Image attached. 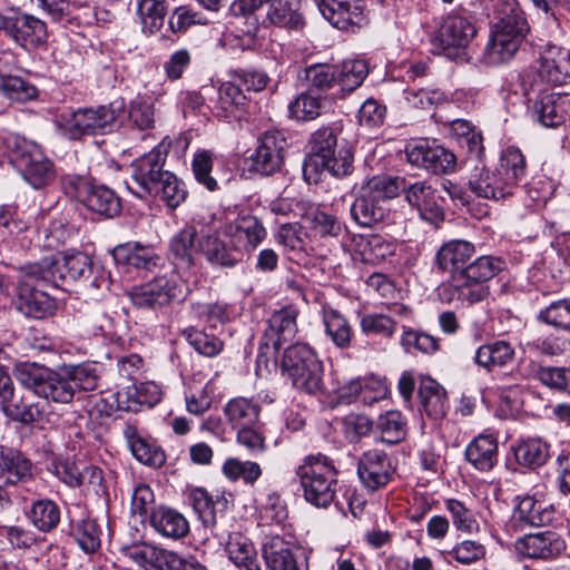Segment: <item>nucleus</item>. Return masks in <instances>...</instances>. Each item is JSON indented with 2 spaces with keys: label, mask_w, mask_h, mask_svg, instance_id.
I'll return each mask as SVG.
<instances>
[{
  "label": "nucleus",
  "mask_w": 570,
  "mask_h": 570,
  "mask_svg": "<svg viewBox=\"0 0 570 570\" xmlns=\"http://www.w3.org/2000/svg\"><path fill=\"white\" fill-rule=\"evenodd\" d=\"M124 109V100L114 101L108 106L78 108L60 114L56 125L63 136L76 140L86 135L109 130Z\"/></svg>",
  "instance_id": "6e6552de"
},
{
  "label": "nucleus",
  "mask_w": 570,
  "mask_h": 570,
  "mask_svg": "<svg viewBox=\"0 0 570 570\" xmlns=\"http://www.w3.org/2000/svg\"><path fill=\"white\" fill-rule=\"evenodd\" d=\"M230 561L242 570H262L256 559V551L246 537L239 532L232 533L226 543Z\"/></svg>",
  "instance_id": "37998d69"
},
{
  "label": "nucleus",
  "mask_w": 570,
  "mask_h": 570,
  "mask_svg": "<svg viewBox=\"0 0 570 570\" xmlns=\"http://www.w3.org/2000/svg\"><path fill=\"white\" fill-rule=\"evenodd\" d=\"M281 370L295 389L311 395L327 393L322 380V362L307 344L287 346L281 358Z\"/></svg>",
  "instance_id": "0eeeda50"
},
{
  "label": "nucleus",
  "mask_w": 570,
  "mask_h": 570,
  "mask_svg": "<svg viewBox=\"0 0 570 570\" xmlns=\"http://www.w3.org/2000/svg\"><path fill=\"white\" fill-rule=\"evenodd\" d=\"M124 436L131 453L139 462L155 468H159L166 462L164 451L156 444L141 438L135 425L127 424L124 429Z\"/></svg>",
  "instance_id": "2f4dec72"
},
{
  "label": "nucleus",
  "mask_w": 570,
  "mask_h": 570,
  "mask_svg": "<svg viewBox=\"0 0 570 570\" xmlns=\"http://www.w3.org/2000/svg\"><path fill=\"white\" fill-rule=\"evenodd\" d=\"M157 187L151 196L160 197L171 209L177 208L187 195L184 184L170 171L165 174Z\"/></svg>",
  "instance_id": "e2e57ef3"
},
{
  "label": "nucleus",
  "mask_w": 570,
  "mask_h": 570,
  "mask_svg": "<svg viewBox=\"0 0 570 570\" xmlns=\"http://www.w3.org/2000/svg\"><path fill=\"white\" fill-rule=\"evenodd\" d=\"M475 254V247L472 243L462 239H453L444 245L436 253V264L443 272L451 274L450 279H454L458 272L468 266Z\"/></svg>",
  "instance_id": "a878e982"
},
{
  "label": "nucleus",
  "mask_w": 570,
  "mask_h": 570,
  "mask_svg": "<svg viewBox=\"0 0 570 570\" xmlns=\"http://www.w3.org/2000/svg\"><path fill=\"white\" fill-rule=\"evenodd\" d=\"M358 248L363 262L379 264L395 254L396 244L381 235L373 234L362 237Z\"/></svg>",
  "instance_id": "49530a36"
},
{
  "label": "nucleus",
  "mask_w": 570,
  "mask_h": 570,
  "mask_svg": "<svg viewBox=\"0 0 570 570\" xmlns=\"http://www.w3.org/2000/svg\"><path fill=\"white\" fill-rule=\"evenodd\" d=\"M198 248L213 266L233 267L238 262L237 245L227 246L216 232L213 234L202 232Z\"/></svg>",
  "instance_id": "cd10ccee"
},
{
  "label": "nucleus",
  "mask_w": 570,
  "mask_h": 570,
  "mask_svg": "<svg viewBox=\"0 0 570 570\" xmlns=\"http://www.w3.org/2000/svg\"><path fill=\"white\" fill-rule=\"evenodd\" d=\"M27 519L40 532L48 533L60 522V508L50 499L35 500L24 511Z\"/></svg>",
  "instance_id": "4c0bfd02"
},
{
  "label": "nucleus",
  "mask_w": 570,
  "mask_h": 570,
  "mask_svg": "<svg viewBox=\"0 0 570 570\" xmlns=\"http://www.w3.org/2000/svg\"><path fill=\"white\" fill-rule=\"evenodd\" d=\"M419 397L424 413L432 420L443 419L449 410L446 392L435 380L428 377L421 381Z\"/></svg>",
  "instance_id": "7c9ffc66"
},
{
  "label": "nucleus",
  "mask_w": 570,
  "mask_h": 570,
  "mask_svg": "<svg viewBox=\"0 0 570 570\" xmlns=\"http://www.w3.org/2000/svg\"><path fill=\"white\" fill-rule=\"evenodd\" d=\"M476 35L474 24L460 14H448L431 36L433 51L449 59L458 58Z\"/></svg>",
  "instance_id": "9b49d317"
},
{
  "label": "nucleus",
  "mask_w": 570,
  "mask_h": 570,
  "mask_svg": "<svg viewBox=\"0 0 570 570\" xmlns=\"http://www.w3.org/2000/svg\"><path fill=\"white\" fill-rule=\"evenodd\" d=\"M262 552L267 570H301L291 544L279 535L266 538Z\"/></svg>",
  "instance_id": "c85d7f7f"
},
{
  "label": "nucleus",
  "mask_w": 570,
  "mask_h": 570,
  "mask_svg": "<svg viewBox=\"0 0 570 570\" xmlns=\"http://www.w3.org/2000/svg\"><path fill=\"white\" fill-rule=\"evenodd\" d=\"M0 399L4 413L14 421L29 424L36 422L41 411L37 404H27L22 397H18L11 379L0 365Z\"/></svg>",
  "instance_id": "b1692460"
},
{
  "label": "nucleus",
  "mask_w": 570,
  "mask_h": 570,
  "mask_svg": "<svg viewBox=\"0 0 570 570\" xmlns=\"http://www.w3.org/2000/svg\"><path fill=\"white\" fill-rule=\"evenodd\" d=\"M337 68L326 63H315L304 69V78L308 82V90L325 91L336 79Z\"/></svg>",
  "instance_id": "0e129e2a"
},
{
  "label": "nucleus",
  "mask_w": 570,
  "mask_h": 570,
  "mask_svg": "<svg viewBox=\"0 0 570 570\" xmlns=\"http://www.w3.org/2000/svg\"><path fill=\"white\" fill-rule=\"evenodd\" d=\"M238 8L245 14L262 10L269 23L288 30H301L305 24L301 0H239Z\"/></svg>",
  "instance_id": "ddd939ff"
},
{
  "label": "nucleus",
  "mask_w": 570,
  "mask_h": 570,
  "mask_svg": "<svg viewBox=\"0 0 570 570\" xmlns=\"http://www.w3.org/2000/svg\"><path fill=\"white\" fill-rule=\"evenodd\" d=\"M224 234L232 237L236 243L235 245L244 246L246 249H254L266 237V229L256 216L245 215L226 224Z\"/></svg>",
  "instance_id": "bb28decb"
},
{
  "label": "nucleus",
  "mask_w": 570,
  "mask_h": 570,
  "mask_svg": "<svg viewBox=\"0 0 570 570\" xmlns=\"http://www.w3.org/2000/svg\"><path fill=\"white\" fill-rule=\"evenodd\" d=\"M324 102V98L314 96L311 90H306L289 102L288 112L298 121H311L323 114Z\"/></svg>",
  "instance_id": "09e8293b"
},
{
  "label": "nucleus",
  "mask_w": 570,
  "mask_h": 570,
  "mask_svg": "<svg viewBox=\"0 0 570 570\" xmlns=\"http://www.w3.org/2000/svg\"><path fill=\"white\" fill-rule=\"evenodd\" d=\"M179 288L174 275H159L130 292L132 304L139 308H159L176 299Z\"/></svg>",
  "instance_id": "dca6fc26"
},
{
  "label": "nucleus",
  "mask_w": 570,
  "mask_h": 570,
  "mask_svg": "<svg viewBox=\"0 0 570 570\" xmlns=\"http://www.w3.org/2000/svg\"><path fill=\"white\" fill-rule=\"evenodd\" d=\"M308 154L304 161V175L308 171L326 170L335 177H345L353 170V153L347 147H337V130L332 126H322L312 132L308 140Z\"/></svg>",
  "instance_id": "39448f33"
},
{
  "label": "nucleus",
  "mask_w": 570,
  "mask_h": 570,
  "mask_svg": "<svg viewBox=\"0 0 570 570\" xmlns=\"http://www.w3.org/2000/svg\"><path fill=\"white\" fill-rule=\"evenodd\" d=\"M17 380L36 395L56 403H69L76 392L94 391L98 385L96 363H81L55 372L36 364H21L16 370Z\"/></svg>",
  "instance_id": "f257e3e1"
},
{
  "label": "nucleus",
  "mask_w": 570,
  "mask_h": 570,
  "mask_svg": "<svg viewBox=\"0 0 570 570\" xmlns=\"http://www.w3.org/2000/svg\"><path fill=\"white\" fill-rule=\"evenodd\" d=\"M197 230L194 226H185L170 240V254L177 267L188 269L195 265V254L199 252L195 245Z\"/></svg>",
  "instance_id": "e433bc0d"
},
{
  "label": "nucleus",
  "mask_w": 570,
  "mask_h": 570,
  "mask_svg": "<svg viewBox=\"0 0 570 570\" xmlns=\"http://www.w3.org/2000/svg\"><path fill=\"white\" fill-rule=\"evenodd\" d=\"M410 164L435 175H448L456 168L455 155L443 146L420 140L406 147Z\"/></svg>",
  "instance_id": "2eb2a0df"
},
{
  "label": "nucleus",
  "mask_w": 570,
  "mask_h": 570,
  "mask_svg": "<svg viewBox=\"0 0 570 570\" xmlns=\"http://www.w3.org/2000/svg\"><path fill=\"white\" fill-rule=\"evenodd\" d=\"M537 321L570 333V297L553 301L541 308L537 315Z\"/></svg>",
  "instance_id": "6e6d98bb"
},
{
  "label": "nucleus",
  "mask_w": 570,
  "mask_h": 570,
  "mask_svg": "<svg viewBox=\"0 0 570 570\" xmlns=\"http://www.w3.org/2000/svg\"><path fill=\"white\" fill-rule=\"evenodd\" d=\"M3 31L22 47L37 46L47 40L46 23L31 14L4 17Z\"/></svg>",
  "instance_id": "412c9836"
},
{
  "label": "nucleus",
  "mask_w": 570,
  "mask_h": 570,
  "mask_svg": "<svg viewBox=\"0 0 570 570\" xmlns=\"http://www.w3.org/2000/svg\"><path fill=\"white\" fill-rule=\"evenodd\" d=\"M498 169L515 191L527 188V163L520 149L508 147L501 156Z\"/></svg>",
  "instance_id": "f704fd0d"
},
{
  "label": "nucleus",
  "mask_w": 570,
  "mask_h": 570,
  "mask_svg": "<svg viewBox=\"0 0 570 570\" xmlns=\"http://www.w3.org/2000/svg\"><path fill=\"white\" fill-rule=\"evenodd\" d=\"M112 256L117 264L147 271H151L161 261L151 248L130 243L116 246Z\"/></svg>",
  "instance_id": "72a5a7b5"
},
{
  "label": "nucleus",
  "mask_w": 570,
  "mask_h": 570,
  "mask_svg": "<svg viewBox=\"0 0 570 570\" xmlns=\"http://www.w3.org/2000/svg\"><path fill=\"white\" fill-rule=\"evenodd\" d=\"M543 493L517 495L513 518L522 525L544 527L554 519V508L543 500Z\"/></svg>",
  "instance_id": "6ab92c4d"
},
{
  "label": "nucleus",
  "mask_w": 570,
  "mask_h": 570,
  "mask_svg": "<svg viewBox=\"0 0 570 570\" xmlns=\"http://www.w3.org/2000/svg\"><path fill=\"white\" fill-rule=\"evenodd\" d=\"M181 335L197 353L207 357L216 356L222 352L224 346V343L215 335L207 334L194 327L185 328Z\"/></svg>",
  "instance_id": "052dcab7"
},
{
  "label": "nucleus",
  "mask_w": 570,
  "mask_h": 570,
  "mask_svg": "<svg viewBox=\"0 0 570 570\" xmlns=\"http://www.w3.org/2000/svg\"><path fill=\"white\" fill-rule=\"evenodd\" d=\"M395 473L391 458L381 450L365 451L358 459L357 474L362 484L370 491L386 487Z\"/></svg>",
  "instance_id": "f3484780"
},
{
  "label": "nucleus",
  "mask_w": 570,
  "mask_h": 570,
  "mask_svg": "<svg viewBox=\"0 0 570 570\" xmlns=\"http://www.w3.org/2000/svg\"><path fill=\"white\" fill-rule=\"evenodd\" d=\"M550 445L540 438L523 440L514 451L519 464L528 468L543 465L550 456Z\"/></svg>",
  "instance_id": "de8ad7c7"
},
{
  "label": "nucleus",
  "mask_w": 570,
  "mask_h": 570,
  "mask_svg": "<svg viewBox=\"0 0 570 570\" xmlns=\"http://www.w3.org/2000/svg\"><path fill=\"white\" fill-rule=\"evenodd\" d=\"M401 345L407 352L415 350L425 354H433L439 350V340L413 328H404Z\"/></svg>",
  "instance_id": "338daca9"
},
{
  "label": "nucleus",
  "mask_w": 570,
  "mask_h": 570,
  "mask_svg": "<svg viewBox=\"0 0 570 570\" xmlns=\"http://www.w3.org/2000/svg\"><path fill=\"white\" fill-rule=\"evenodd\" d=\"M169 0H136V10L140 19L142 31L155 35L161 30Z\"/></svg>",
  "instance_id": "79ce46f5"
},
{
  "label": "nucleus",
  "mask_w": 570,
  "mask_h": 570,
  "mask_svg": "<svg viewBox=\"0 0 570 570\" xmlns=\"http://www.w3.org/2000/svg\"><path fill=\"white\" fill-rule=\"evenodd\" d=\"M224 412L234 428L254 425L259 416L258 405L245 397L230 400L225 405Z\"/></svg>",
  "instance_id": "3c124183"
},
{
  "label": "nucleus",
  "mask_w": 570,
  "mask_h": 570,
  "mask_svg": "<svg viewBox=\"0 0 570 570\" xmlns=\"http://www.w3.org/2000/svg\"><path fill=\"white\" fill-rule=\"evenodd\" d=\"M9 161L35 189L49 185L56 176L52 161L41 149L27 140L13 138L8 142Z\"/></svg>",
  "instance_id": "1a4fd4ad"
},
{
  "label": "nucleus",
  "mask_w": 570,
  "mask_h": 570,
  "mask_svg": "<svg viewBox=\"0 0 570 570\" xmlns=\"http://www.w3.org/2000/svg\"><path fill=\"white\" fill-rule=\"evenodd\" d=\"M83 205L87 209L106 218H112L121 210L120 198L105 185H95Z\"/></svg>",
  "instance_id": "c03bdc74"
},
{
  "label": "nucleus",
  "mask_w": 570,
  "mask_h": 570,
  "mask_svg": "<svg viewBox=\"0 0 570 570\" xmlns=\"http://www.w3.org/2000/svg\"><path fill=\"white\" fill-rule=\"evenodd\" d=\"M318 8L323 17L341 30L363 21L364 0H318Z\"/></svg>",
  "instance_id": "5701e85b"
},
{
  "label": "nucleus",
  "mask_w": 570,
  "mask_h": 570,
  "mask_svg": "<svg viewBox=\"0 0 570 570\" xmlns=\"http://www.w3.org/2000/svg\"><path fill=\"white\" fill-rule=\"evenodd\" d=\"M297 308L291 305L272 313L258 346V367H267L271 361L275 363L282 345L294 340L297 333Z\"/></svg>",
  "instance_id": "9d476101"
},
{
  "label": "nucleus",
  "mask_w": 570,
  "mask_h": 570,
  "mask_svg": "<svg viewBox=\"0 0 570 570\" xmlns=\"http://www.w3.org/2000/svg\"><path fill=\"white\" fill-rule=\"evenodd\" d=\"M18 308L28 317L41 320L53 314L56 303L45 292L31 291L20 295Z\"/></svg>",
  "instance_id": "603ef678"
},
{
  "label": "nucleus",
  "mask_w": 570,
  "mask_h": 570,
  "mask_svg": "<svg viewBox=\"0 0 570 570\" xmlns=\"http://www.w3.org/2000/svg\"><path fill=\"white\" fill-rule=\"evenodd\" d=\"M295 475L306 502L321 509H326L334 502L338 470L328 456L322 453L305 456L296 468Z\"/></svg>",
  "instance_id": "20e7f679"
},
{
  "label": "nucleus",
  "mask_w": 570,
  "mask_h": 570,
  "mask_svg": "<svg viewBox=\"0 0 570 570\" xmlns=\"http://www.w3.org/2000/svg\"><path fill=\"white\" fill-rule=\"evenodd\" d=\"M376 430L383 442L396 444L406 435V420L400 411L391 410L377 417Z\"/></svg>",
  "instance_id": "864d4df0"
},
{
  "label": "nucleus",
  "mask_w": 570,
  "mask_h": 570,
  "mask_svg": "<svg viewBox=\"0 0 570 570\" xmlns=\"http://www.w3.org/2000/svg\"><path fill=\"white\" fill-rule=\"evenodd\" d=\"M445 509L450 513L454 528L468 534L478 533L480 523L476 520L475 512L464 502L456 499H448Z\"/></svg>",
  "instance_id": "4d7b16f0"
},
{
  "label": "nucleus",
  "mask_w": 570,
  "mask_h": 570,
  "mask_svg": "<svg viewBox=\"0 0 570 570\" xmlns=\"http://www.w3.org/2000/svg\"><path fill=\"white\" fill-rule=\"evenodd\" d=\"M400 180L403 181L400 188L403 189L405 200L419 212L421 218L432 224L444 219L445 198L441 190L428 181H415L406 186L404 179Z\"/></svg>",
  "instance_id": "4468645a"
},
{
  "label": "nucleus",
  "mask_w": 570,
  "mask_h": 570,
  "mask_svg": "<svg viewBox=\"0 0 570 570\" xmlns=\"http://www.w3.org/2000/svg\"><path fill=\"white\" fill-rule=\"evenodd\" d=\"M92 262L81 252H63L59 259H55L56 275L62 281H78L91 273Z\"/></svg>",
  "instance_id": "ea45409f"
},
{
  "label": "nucleus",
  "mask_w": 570,
  "mask_h": 570,
  "mask_svg": "<svg viewBox=\"0 0 570 570\" xmlns=\"http://www.w3.org/2000/svg\"><path fill=\"white\" fill-rule=\"evenodd\" d=\"M246 104V96L243 94L238 83L226 81L218 88V97L215 108L218 115L223 117L236 116Z\"/></svg>",
  "instance_id": "5fc2aeb1"
},
{
  "label": "nucleus",
  "mask_w": 570,
  "mask_h": 570,
  "mask_svg": "<svg viewBox=\"0 0 570 570\" xmlns=\"http://www.w3.org/2000/svg\"><path fill=\"white\" fill-rule=\"evenodd\" d=\"M150 523L159 534L170 539H181L189 532V524L186 518L169 508H159L153 511Z\"/></svg>",
  "instance_id": "c9c22d12"
},
{
  "label": "nucleus",
  "mask_w": 570,
  "mask_h": 570,
  "mask_svg": "<svg viewBox=\"0 0 570 570\" xmlns=\"http://www.w3.org/2000/svg\"><path fill=\"white\" fill-rule=\"evenodd\" d=\"M166 157L167 147L159 144L149 153L136 159L131 164V179L136 184V188L128 186L129 190L139 198L153 195L165 174L169 173L164 169Z\"/></svg>",
  "instance_id": "f8f14e48"
},
{
  "label": "nucleus",
  "mask_w": 570,
  "mask_h": 570,
  "mask_svg": "<svg viewBox=\"0 0 570 570\" xmlns=\"http://www.w3.org/2000/svg\"><path fill=\"white\" fill-rule=\"evenodd\" d=\"M222 472L229 481L243 480L248 485H253L263 473L258 463L236 458H228L223 464Z\"/></svg>",
  "instance_id": "13d9d810"
},
{
  "label": "nucleus",
  "mask_w": 570,
  "mask_h": 570,
  "mask_svg": "<svg viewBox=\"0 0 570 570\" xmlns=\"http://www.w3.org/2000/svg\"><path fill=\"white\" fill-rule=\"evenodd\" d=\"M465 458L479 471H490L498 462V441L493 435L480 434L465 449Z\"/></svg>",
  "instance_id": "c756f323"
},
{
  "label": "nucleus",
  "mask_w": 570,
  "mask_h": 570,
  "mask_svg": "<svg viewBox=\"0 0 570 570\" xmlns=\"http://www.w3.org/2000/svg\"><path fill=\"white\" fill-rule=\"evenodd\" d=\"M531 116L543 127H559L570 118V98L561 94L542 95L534 101Z\"/></svg>",
  "instance_id": "4be33fe9"
},
{
  "label": "nucleus",
  "mask_w": 570,
  "mask_h": 570,
  "mask_svg": "<svg viewBox=\"0 0 570 570\" xmlns=\"http://www.w3.org/2000/svg\"><path fill=\"white\" fill-rule=\"evenodd\" d=\"M469 187L476 196L487 199H503L517 191L497 170L475 168L469 178Z\"/></svg>",
  "instance_id": "393cba45"
},
{
  "label": "nucleus",
  "mask_w": 570,
  "mask_h": 570,
  "mask_svg": "<svg viewBox=\"0 0 570 570\" xmlns=\"http://www.w3.org/2000/svg\"><path fill=\"white\" fill-rule=\"evenodd\" d=\"M515 351L509 342L495 341L481 345L474 355V362L492 371L495 367H507L514 362Z\"/></svg>",
  "instance_id": "473e14b6"
},
{
  "label": "nucleus",
  "mask_w": 570,
  "mask_h": 570,
  "mask_svg": "<svg viewBox=\"0 0 570 570\" xmlns=\"http://www.w3.org/2000/svg\"><path fill=\"white\" fill-rule=\"evenodd\" d=\"M519 554L530 559H554L566 550V541L553 531L527 534L515 541Z\"/></svg>",
  "instance_id": "aec40b11"
},
{
  "label": "nucleus",
  "mask_w": 570,
  "mask_h": 570,
  "mask_svg": "<svg viewBox=\"0 0 570 570\" xmlns=\"http://www.w3.org/2000/svg\"><path fill=\"white\" fill-rule=\"evenodd\" d=\"M323 323L326 334L331 337L335 346L347 348L352 341V328L348 321L336 309L325 308L323 312Z\"/></svg>",
  "instance_id": "8fccbe9b"
},
{
  "label": "nucleus",
  "mask_w": 570,
  "mask_h": 570,
  "mask_svg": "<svg viewBox=\"0 0 570 570\" xmlns=\"http://www.w3.org/2000/svg\"><path fill=\"white\" fill-rule=\"evenodd\" d=\"M494 14L497 21L483 53L484 62L489 66L511 61L529 31L528 21L517 0H497Z\"/></svg>",
  "instance_id": "f03ea898"
},
{
  "label": "nucleus",
  "mask_w": 570,
  "mask_h": 570,
  "mask_svg": "<svg viewBox=\"0 0 570 570\" xmlns=\"http://www.w3.org/2000/svg\"><path fill=\"white\" fill-rule=\"evenodd\" d=\"M1 473L6 484L31 483L33 476V464L22 453L17 451H8L1 456Z\"/></svg>",
  "instance_id": "58836bf2"
},
{
  "label": "nucleus",
  "mask_w": 570,
  "mask_h": 570,
  "mask_svg": "<svg viewBox=\"0 0 570 570\" xmlns=\"http://www.w3.org/2000/svg\"><path fill=\"white\" fill-rule=\"evenodd\" d=\"M336 68V79L340 85V95L336 97L341 99L357 89L368 75L367 63L362 59L345 60Z\"/></svg>",
  "instance_id": "a19ab883"
},
{
  "label": "nucleus",
  "mask_w": 570,
  "mask_h": 570,
  "mask_svg": "<svg viewBox=\"0 0 570 570\" xmlns=\"http://www.w3.org/2000/svg\"><path fill=\"white\" fill-rule=\"evenodd\" d=\"M189 503L194 511L198 514L203 523L208 527L216 524V509L217 507L225 508L227 500L217 498L215 501L212 495L203 488H195L188 494Z\"/></svg>",
  "instance_id": "a18cd8bd"
},
{
  "label": "nucleus",
  "mask_w": 570,
  "mask_h": 570,
  "mask_svg": "<svg viewBox=\"0 0 570 570\" xmlns=\"http://www.w3.org/2000/svg\"><path fill=\"white\" fill-rule=\"evenodd\" d=\"M0 89L12 101L26 102L37 97L38 90L29 81L17 76H7L1 79Z\"/></svg>",
  "instance_id": "69168bd1"
},
{
  "label": "nucleus",
  "mask_w": 570,
  "mask_h": 570,
  "mask_svg": "<svg viewBox=\"0 0 570 570\" xmlns=\"http://www.w3.org/2000/svg\"><path fill=\"white\" fill-rule=\"evenodd\" d=\"M128 120L132 128L140 131L150 130L155 127V106L153 102L137 97L128 106Z\"/></svg>",
  "instance_id": "bf43d9fd"
},
{
  "label": "nucleus",
  "mask_w": 570,
  "mask_h": 570,
  "mask_svg": "<svg viewBox=\"0 0 570 570\" xmlns=\"http://www.w3.org/2000/svg\"><path fill=\"white\" fill-rule=\"evenodd\" d=\"M70 534L87 553L95 552L100 547V531L91 519H82L72 524Z\"/></svg>",
  "instance_id": "680f3d73"
},
{
  "label": "nucleus",
  "mask_w": 570,
  "mask_h": 570,
  "mask_svg": "<svg viewBox=\"0 0 570 570\" xmlns=\"http://www.w3.org/2000/svg\"><path fill=\"white\" fill-rule=\"evenodd\" d=\"M285 145L286 140L279 131L264 132L258 139L255 153L250 156L252 170L265 176L279 170L284 161Z\"/></svg>",
  "instance_id": "a211bd4d"
},
{
  "label": "nucleus",
  "mask_w": 570,
  "mask_h": 570,
  "mask_svg": "<svg viewBox=\"0 0 570 570\" xmlns=\"http://www.w3.org/2000/svg\"><path fill=\"white\" fill-rule=\"evenodd\" d=\"M397 177L374 176L363 184L351 205L352 219L361 227H372L383 220L386 214L385 203L397 196Z\"/></svg>",
  "instance_id": "423d86ee"
},
{
  "label": "nucleus",
  "mask_w": 570,
  "mask_h": 570,
  "mask_svg": "<svg viewBox=\"0 0 570 570\" xmlns=\"http://www.w3.org/2000/svg\"><path fill=\"white\" fill-rule=\"evenodd\" d=\"M504 268V262L495 256L483 255L470 261L468 266L458 272L454 279H449L441 287L444 301L455 305H473L485 299L490 294L489 281Z\"/></svg>",
  "instance_id": "7ed1b4c3"
},
{
  "label": "nucleus",
  "mask_w": 570,
  "mask_h": 570,
  "mask_svg": "<svg viewBox=\"0 0 570 570\" xmlns=\"http://www.w3.org/2000/svg\"><path fill=\"white\" fill-rule=\"evenodd\" d=\"M63 193L73 199L85 203L95 184L91 178L78 174H66L60 179Z\"/></svg>",
  "instance_id": "774afa93"
}]
</instances>
